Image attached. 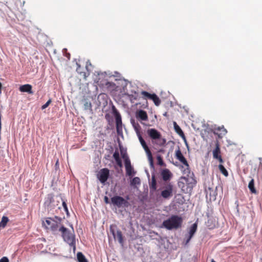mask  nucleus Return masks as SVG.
<instances>
[{
	"instance_id": "20",
	"label": "nucleus",
	"mask_w": 262,
	"mask_h": 262,
	"mask_svg": "<svg viewBox=\"0 0 262 262\" xmlns=\"http://www.w3.org/2000/svg\"><path fill=\"white\" fill-rule=\"evenodd\" d=\"M149 188L151 191H155L157 190V181L154 174L151 175V181L149 182Z\"/></svg>"
},
{
	"instance_id": "27",
	"label": "nucleus",
	"mask_w": 262,
	"mask_h": 262,
	"mask_svg": "<svg viewBox=\"0 0 262 262\" xmlns=\"http://www.w3.org/2000/svg\"><path fill=\"white\" fill-rule=\"evenodd\" d=\"M219 168L221 172L225 176L227 177L228 176V172L227 170L222 164H220L219 165Z\"/></svg>"
},
{
	"instance_id": "8",
	"label": "nucleus",
	"mask_w": 262,
	"mask_h": 262,
	"mask_svg": "<svg viewBox=\"0 0 262 262\" xmlns=\"http://www.w3.org/2000/svg\"><path fill=\"white\" fill-rule=\"evenodd\" d=\"M111 203L118 208L126 207L128 206V202L123 198L116 195L111 198Z\"/></svg>"
},
{
	"instance_id": "14",
	"label": "nucleus",
	"mask_w": 262,
	"mask_h": 262,
	"mask_svg": "<svg viewBox=\"0 0 262 262\" xmlns=\"http://www.w3.org/2000/svg\"><path fill=\"white\" fill-rule=\"evenodd\" d=\"M77 72L84 79H86V78L90 75V72L88 71L87 67L84 68L81 67L80 65L77 63Z\"/></svg>"
},
{
	"instance_id": "43",
	"label": "nucleus",
	"mask_w": 262,
	"mask_h": 262,
	"mask_svg": "<svg viewBox=\"0 0 262 262\" xmlns=\"http://www.w3.org/2000/svg\"><path fill=\"white\" fill-rule=\"evenodd\" d=\"M2 87V84L1 82H0V90H1Z\"/></svg>"
},
{
	"instance_id": "7",
	"label": "nucleus",
	"mask_w": 262,
	"mask_h": 262,
	"mask_svg": "<svg viewBox=\"0 0 262 262\" xmlns=\"http://www.w3.org/2000/svg\"><path fill=\"white\" fill-rule=\"evenodd\" d=\"M173 186L171 183L165 184L162 188L163 189L161 192V196L165 199L171 197L173 193Z\"/></svg>"
},
{
	"instance_id": "23",
	"label": "nucleus",
	"mask_w": 262,
	"mask_h": 262,
	"mask_svg": "<svg viewBox=\"0 0 262 262\" xmlns=\"http://www.w3.org/2000/svg\"><path fill=\"white\" fill-rule=\"evenodd\" d=\"M248 188L250 191L253 193H256V190L254 187V181L252 179L248 184Z\"/></svg>"
},
{
	"instance_id": "21",
	"label": "nucleus",
	"mask_w": 262,
	"mask_h": 262,
	"mask_svg": "<svg viewBox=\"0 0 262 262\" xmlns=\"http://www.w3.org/2000/svg\"><path fill=\"white\" fill-rule=\"evenodd\" d=\"M214 134L218 135L219 137H222L223 136L226 135L227 130L223 126L222 127H219L214 129Z\"/></svg>"
},
{
	"instance_id": "6",
	"label": "nucleus",
	"mask_w": 262,
	"mask_h": 262,
	"mask_svg": "<svg viewBox=\"0 0 262 262\" xmlns=\"http://www.w3.org/2000/svg\"><path fill=\"white\" fill-rule=\"evenodd\" d=\"M137 135L139 141L146 154V155L147 156L148 160L149 161L150 165L153 166V158L151 152L150 151L149 147L147 145L145 141L143 139L142 136L141 135L139 132H137Z\"/></svg>"
},
{
	"instance_id": "10",
	"label": "nucleus",
	"mask_w": 262,
	"mask_h": 262,
	"mask_svg": "<svg viewBox=\"0 0 262 262\" xmlns=\"http://www.w3.org/2000/svg\"><path fill=\"white\" fill-rule=\"evenodd\" d=\"M46 228L50 229L52 231H56L58 228V223L52 218H48L43 222Z\"/></svg>"
},
{
	"instance_id": "45",
	"label": "nucleus",
	"mask_w": 262,
	"mask_h": 262,
	"mask_svg": "<svg viewBox=\"0 0 262 262\" xmlns=\"http://www.w3.org/2000/svg\"><path fill=\"white\" fill-rule=\"evenodd\" d=\"M181 182H180L179 183V186H181Z\"/></svg>"
},
{
	"instance_id": "47",
	"label": "nucleus",
	"mask_w": 262,
	"mask_h": 262,
	"mask_svg": "<svg viewBox=\"0 0 262 262\" xmlns=\"http://www.w3.org/2000/svg\"><path fill=\"white\" fill-rule=\"evenodd\" d=\"M58 160L57 161L56 165L58 164Z\"/></svg>"
},
{
	"instance_id": "1",
	"label": "nucleus",
	"mask_w": 262,
	"mask_h": 262,
	"mask_svg": "<svg viewBox=\"0 0 262 262\" xmlns=\"http://www.w3.org/2000/svg\"><path fill=\"white\" fill-rule=\"evenodd\" d=\"M180 168L183 174L185 175V176L181 177V180H184L188 187H193L196 184V181L193 178V173L191 172L188 163H187V165H181Z\"/></svg>"
},
{
	"instance_id": "12",
	"label": "nucleus",
	"mask_w": 262,
	"mask_h": 262,
	"mask_svg": "<svg viewBox=\"0 0 262 262\" xmlns=\"http://www.w3.org/2000/svg\"><path fill=\"white\" fill-rule=\"evenodd\" d=\"M198 228V223L196 222L193 224L189 229L188 234L185 235V245H187L190 242L191 238L193 236L194 234Z\"/></svg>"
},
{
	"instance_id": "30",
	"label": "nucleus",
	"mask_w": 262,
	"mask_h": 262,
	"mask_svg": "<svg viewBox=\"0 0 262 262\" xmlns=\"http://www.w3.org/2000/svg\"><path fill=\"white\" fill-rule=\"evenodd\" d=\"M125 167L127 168V167H130L131 163L129 158H126L125 160H124Z\"/></svg>"
},
{
	"instance_id": "32",
	"label": "nucleus",
	"mask_w": 262,
	"mask_h": 262,
	"mask_svg": "<svg viewBox=\"0 0 262 262\" xmlns=\"http://www.w3.org/2000/svg\"><path fill=\"white\" fill-rule=\"evenodd\" d=\"M150 93H149L147 92L146 91H142L141 92V95L144 97L145 98H148V97L150 95Z\"/></svg>"
},
{
	"instance_id": "16",
	"label": "nucleus",
	"mask_w": 262,
	"mask_h": 262,
	"mask_svg": "<svg viewBox=\"0 0 262 262\" xmlns=\"http://www.w3.org/2000/svg\"><path fill=\"white\" fill-rule=\"evenodd\" d=\"M116 123V128L117 132H119L120 129H122V120L120 114L117 112L116 110L114 111Z\"/></svg>"
},
{
	"instance_id": "28",
	"label": "nucleus",
	"mask_w": 262,
	"mask_h": 262,
	"mask_svg": "<svg viewBox=\"0 0 262 262\" xmlns=\"http://www.w3.org/2000/svg\"><path fill=\"white\" fill-rule=\"evenodd\" d=\"M151 100L154 101L155 104L157 106L159 105L161 103V100H160L159 98L155 94L154 96H152V99Z\"/></svg>"
},
{
	"instance_id": "24",
	"label": "nucleus",
	"mask_w": 262,
	"mask_h": 262,
	"mask_svg": "<svg viewBox=\"0 0 262 262\" xmlns=\"http://www.w3.org/2000/svg\"><path fill=\"white\" fill-rule=\"evenodd\" d=\"M77 257L78 262H88L85 257L81 252H78Z\"/></svg>"
},
{
	"instance_id": "17",
	"label": "nucleus",
	"mask_w": 262,
	"mask_h": 262,
	"mask_svg": "<svg viewBox=\"0 0 262 262\" xmlns=\"http://www.w3.org/2000/svg\"><path fill=\"white\" fill-rule=\"evenodd\" d=\"M175 157L183 165H187V161L186 159H185V158L183 156V155L179 148L177 150H176Z\"/></svg>"
},
{
	"instance_id": "4",
	"label": "nucleus",
	"mask_w": 262,
	"mask_h": 262,
	"mask_svg": "<svg viewBox=\"0 0 262 262\" xmlns=\"http://www.w3.org/2000/svg\"><path fill=\"white\" fill-rule=\"evenodd\" d=\"M62 199L55 196L53 193L48 194L45 199L44 206L48 210H52L58 207Z\"/></svg>"
},
{
	"instance_id": "13",
	"label": "nucleus",
	"mask_w": 262,
	"mask_h": 262,
	"mask_svg": "<svg viewBox=\"0 0 262 262\" xmlns=\"http://www.w3.org/2000/svg\"><path fill=\"white\" fill-rule=\"evenodd\" d=\"M161 176L165 184H166L171 179L173 174L168 169L165 168L162 170Z\"/></svg>"
},
{
	"instance_id": "9",
	"label": "nucleus",
	"mask_w": 262,
	"mask_h": 262,
	"mask_svg": "<svg viewBox=\"0 0 262 262\" xmlns=\"http://www.w3.org/2000/svg\"><path fill=\"white\" fill-rule=\"evenodd\" d=\"M110 176V170L106 168L100 170L97 174V177L102 184H105Z\"/></svg>"
},
{
	"instance_id": "37",
	"label": "nucleus",
	"mask_w": 262,
	"mask_h": 262,
	"mask_svg": "<svg viewBox=\"0 0 262 262\" xmlns=\"http://www.w3.org/2000/svg\"><path fill=\"white\" fill-rule=\"evenodd\" d=\"M157 159H158L159 164L160 165H162L163 164V160H162L161 157L158 156L157 157Z\"/></svg>"
},
{
	"instance_id": "15",
	"label": "nucleus",
	"mask_w": 262,
	"mask_h": 262,
	"mask_svg": "<svg viewBox=\"0 0 262 262\" xmlns=\"http://www.w3.org/2000/svg\"><path fill=\"white\" fill-rule=\"evenodd\" d=\"M213 157L214 159L218 160L221 163H223L224 162L221 155V150L218 144H216L215 148L213 150Z\"/></svg>"
},
{
	"instance_id": "34",
	"label": "nucleus",
	"mask_w": 262,
	"mask_h": 262,
	"mask_svg": "<svg viewBox=\"0 0 262 262\" xmlns=\"http://www.w3.org/2000/svg\"><path fill=\"white\" fill-rule=\"evenodd\" d=\"M117 164L120 167H122V161L121 160L120 158L118 159H117L115 160Z\"/></svg>"
},
{
	"instance_id": "46",
	"label": "nucleus",
	"mask_w": 262,
	"mask_h": 262,
	"mask_svg": "<svg viewBox=\"0 0 262 262\" xmlns=\"http://www.w3.org/2000/svg\"><path fill=\"white\" fill-rule=\"evenodd\" d=\"M211 262H215L213 259H212Z\"/></svg>"
},
{
	"instance_id": "29",
	"label": "nucleus",
	"mask_w": 262,
	"mask_h": 262,
	"mask_svg": "<svg viewBox=\"0 0 262 262\" xmlns=\"http://www.w3.org/2000/svg\"><path fill=\"white\" fill-rule=\"evenodd\" d=\"M126 169V174L130 176L132 175V171H133V168L132 166L130 167H127V168H125Z\"/></svg>"
},
{
	"instance_id": "25",
	"label": "nucleus",
	"mask_w": 262,
	"mask_h": 262,
	"mask_svg": "<svg viewBox=\"0 0 262 262\" xmlns=\"http://www.w3.org/2000/svg\"><path fill=\"white\" fill-rule=\"evenodd\" d=\"M9 220L8 217L3 216L2 219V221L0 222V225L2 227V228H4L8 222H9Z\"/></svg>"
},
{
	"instance_id": "26",
	"label": "nucleus",
	"mask_w": 262,
	"mask_h": 262,
	"mask_svg": "<svg viewBox=\"0 0 262 262\" xmlns=\"http://www.w3.org/2000/svg\"><path fill=\"white\" fill-rule=\"evenodd\" d=\"M141 183L140 179L139 177L134 178L130 182V185L132 186H136V185H140Z\"/></svg>"
},
{
	"instance_id": "18",
	"label": "nucleus",
	"mask_w": 262,
	"mask_h": 262,
	"mask_svg": "<svg viewBox=\"0 0 262 262\" xmlns=\"http://www.w3.org/2000/svg\"><path fill=\"white\" fill-rule=\"evenodd\" d=\"M136 117L137 119L142 121H147L148 120V116L147 113L143 110H139L136 113Z\"/></svg>"
},
{
	"instance_id": "33",
	"label": "nucleus",
	"mask_w": 262,
	"mask_h": 262,
	"mask_svg": "<svg viewBox=\"0 0 262 262\" xmlns=\"http://www.w3.org/2000/svg\"><path fill=\"white\" fill-rule=\"evenodd\" d=\"M113 157L115 160L120 158L119 153L118 151H115V152L113 154Z\"/></svg>"
},
{
	"instance_id": "22",
	"label": "nucleus",
	"mask_w": 262,
	"mask_h": 262,
	"mask_svg": "<svg viewBox=\"0 0 262 262\" xmlns=\"http://www.w3.org/2000/svg\"><path fill=\"white\" fill-rule=\"evenodd\" d=\"M173 124H174V129H175V131L176 132V133L180 136H181L183 139H184L185 140L186 139H185V135H184L183 132L182 131V130L181 129V128H180V127L177 124V123L176 122H174Z\"/></svg>"
},
{
	"instance_id": "11",
	"label": "nucleus",
	"mask_w": 262,
	"mask_h": 262,
	"mask_svg": "<svg viewBox=\"0 0 262 262\" xmlns=\"http://www.w3.org/2000/svg\"><path fill=\"white\" fill-rule=\"evenodd\" d=\"M115 228H116L115 225H111L110 231L113 235L114 238L117 239L120 244L123 245L124 241L122 232L120 230H115Z\"/></svg>"
},
{
	"instance_id": "3",
	"label": "nucleus",
	"mask_w": 262,
	"mask_h": 262,
	"mask_svg": "<svg viewBox=\"0 0 262 262\" xmlns=\"http://www.w3.org/2000/svg\"><path fill=\"white\" fill-rule=\"evenodd\" d=\"M61 233V235L63 240L67 242L70 246L75 248V238L74 231L73 229L70 230L64 226H61L59 229Z\"/></svg>"
},
{
	"instance_id": "19",
	"label": "nucleus",
	"mask_w": 262,
	"mask_h": 262,
	"mask_svg": "<svg viewBox=\"0 0 262 262\" xmlns=\"http://www.w3.org/2000/svg\"><path fill=\"white\" fill-rule=\"evenodd\" d=\"M32 86L31 85L29 84H26L20 86L19 90L21 92H27L29 94H33V92L32 91Z\"/></svg>"
},
{
	"instance_id": "42",
	"label": "nucleus",
	"mask_w": 262,
	"mask_h": 262,
	"mask_svg": "<svg viewBox=\"0 0 262 262\" xmlns=\"http://www.w3.org/2000/svg\"><path fill=\"white\" fill-rule=\"evenodd\" d=\"M105 85L109 86L111 85V83L108 81H106L105 83Z\"/></svg>"
},
{
	"instance_id": "41",
	"label": "nucleus",
	"mask_w": 262,
	"mask_h": 262,
	"mask_svg": "<svg viewBox=\"0 0 262 262\" xmlns=\"http://www.w3.org/2000/svg\"><path fill=\"white\" fill-rule=\"evenodd\" d=\"M154 94H150L148 99L151 100L152 99V96H154Z\"/></svg>"
},
{
	"instance_id": "39",
	"label": "nucleus",
	"mask_w": 262,
	"mask_h": 262,
	"mask_svg": "<svg viewBox=\"0 0 262 262\" xmlns=\"http://www.w3.org/2000/svg\"><path fill=\"white\" fill-rule=\"evenodd\" d=\"M104 202L106 203V204H108L110 203V201H109V199L108 198L105 196L104 198Z\"/></svg>"
},
{
	"instance_id": "36",
	"label": "nucleus",
	"mask_w": 262,
	"mask_h": 262,
	"mask_svg": "<svg viewBox=\"0 0 262 262\" xmlns=\"http://www.w3.org/2000/svg\"><path fill=\"white\" fill-rule=\"evenodd\" d=\"M9 259L7 257H3L0 259V262H9Z\"/></svg>"
},
{
	"instance_id": "35",
	"label": "nucleus",
	"mask_w": 262,
	"mask_h": 262,
	"mask_svg": "<svg viewBox=\"0 0 262 262\" xmlns=\"http://www.w3.org/2000/svg\"><path fill=\"white\" fill-rule=\"evenodd\" d=\"M62 206L63 207V208H64V210H65V211H66L67 213L68 214L69 212H68V207H67L66 203L64 201H62Z\"/></svg>"
},
{
	"instance_id": "2",
	"label": "nucleus",
	"mask_w": 262,
	"mask_h": 262,
	"mask_svg": "<svg viewBox=\"0 0 262 262\" xmlns=\"http://www.w3.org/2000/svg\"><path fill=\"white\" fill-rule=\"evenodd\" d=\"M182 223V217L177 215H172L163 222L162 226L168 230L177 229L181 227Z\"/></svg>"
},
{
	"instance_id": "31",
	"label": "nucleus",
	"mask_w": 262,
	"mask_h": 262,
	"mask_svg": "<svg viewBox=\"0 0 262 262\" xmlns=\"http://www.w3.org/2000/svg\"><path fill=\"white\" fill-rule=\"evenodd\" d=\"M51 102H52V100L51 99H50L45 104H43L41 106V109L44 110V109L46 108L50 104Z\"/></svg>"
},
{
	"instance_id": "40",
	"label": "nucleus",
	"mask_w": 262,
	"mask_h": 262,
	"mask_svg": "<svg viewBox=\"0 0 262 262\" xmlns=\"http://www.w3.org/2000/svg\"><path fill=\"white\" fill-rule=\"evenodd\" d=\"M66 56L67 58L69 60L70 59V53H66Z\"/></svg>"
},
{
	"instance_id": "38",
	"label": "nucleus",
	"mask_w": 262,
	"mask_h": 262,
	"mask_svg": "<svg viewBox=\"0 0 262 262\" xmlns=\"http://www.w3.org/2000/svg\"><path fill=\"white\" fill-rule=\"evenodd\" d=\"M121 156H122V157L123 159H124V160H125L126 158H129L126 154V153L124 152V153H122L121 152Z\"/></svg>"
},
{
	"instance_id": "44",
	"label": "nucleus",
	"mask_w": 262,
	"mask_h": 262,
	"mask_svg": "<svg viewBox=\"0 0 262 262\" xmlns=\"http://www.w3.org/2000/svg\"><path fill=\"white\" fill-rule=\"evenodd\" d=\"M55 218H56V219H58L59 221H60V219L59 218H58L57 216H55Z\"/></svg>"
},
{
	"instance_id": "5",
	"label": "nucleus",
	"mask_w": 262,
	"mask_h": 262,
	"mask_svg": "<svg viewBox=\"0 0 262 262\" xmlns=\"http://www.w3.org/2000/svg\"><path fill=\"white\" fill-rule=\"evenodd\" d=\"M147 133L149 137L152 140V142L154 140H158L156 144L160 146H163L165 145L166 140L164 138H161V133L155 128H149L147 130Z\"/></svg>"
}]
</instances>
